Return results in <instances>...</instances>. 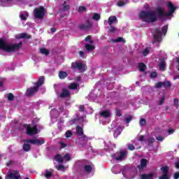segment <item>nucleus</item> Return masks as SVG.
Returning <instances> with one entry per match:
<instances>
[{
	"label": "nucleus",
	"instance_id": "1",
	"mask_svg": "<svg viewBox=\"0 0 179 179\" xmlns=\"http://www.w3.org/2000/svg\"><path fill=\"white\" fill-rule=\"evenodd\" d=\"M22 43L20 42L19 43H8L3 40V38H0V50L4 51L5 52H15L22 48Z\"/></svg>",
	"mask_w": 179,
	"mask_h": 179
},
{
	"label": "nucleus",
	"instance_id": "2",
	"mask_svg": "<svg viewBox=\"0 0 179 179\" xmlns=\"http://www.w3.org/2000/svg\"><path fill=\"white\" fill-rule=\"evenodd\" d=\"M140 19L145 21L147 23H154L157 20V15L156 11H146L143 10L139 14Z\"/></svg>",
	"mask_w": 179,
	"mask_h": 179
},
{
	"label": "nucleus",
	"instance_id": "3",
	"mask_svg": "<svg viewBox=\"0 0 179 179\" xmlns=\"http://www.w3.org/2000/svg\"><path fill=\"white\" fill-rule=\"evenodd\" d=\"M167 6L168 8H169V11L168 13H165L162 7H158L157 8V12L159 17H169L170 16H173L174 12H176V7H174V5L171 1L168 2Z\"/></svg>",
	"mask_w": 179,
	"mask_h": 179
},
{
	"label": "nucleus",
	"instance_id": "4",
	"mask_svg": "<svg viewBox=\"0 0 179 179\" xmlns=\"http://www.w3.org/2000/svg\"><path fill=\"white\" fill-rule=\"evenodd\" d=\"M34 15L35 19L43 20V19H44V16L45 15V8L44 6L35 8L34 10Z\"/></svg>",
	"mask_w": 179,
	"mask_h": 179
},
{
	"label": "nucleus",
	"instance_id": "5",
	"mask_svg": "<svg viewBox=\"0 0 179 179\" xmlns=\"http://www.w3.org/2000/svg\"><path fill=\"white\" fill-rule=\"evenodd\" d=\"M24 127L27 129V134L29 136H33L34 135H37V134H38L37 125H34L33 127H31L30 124H25Z\"/></svg>",
	"mask_w": 179,
	"mask_h": 179
},
{
	"label": "nucleus",
	"instance_id": "6",
	"mask_svg": "<svg viewBox=\"0 0 179 179\" xmlns=\"http://www.w3.org/2000/svg\"><path fill=\"white\" fill-rule=\"evenodd\" d=\"M25 143H32L33 145H38V146H41V145H44L45 143V141L44 139H29V140H24Z\"/></svg>",
	"mask_w": 179,
	"mask_h": 179
},
{
	"label": "nucleus",
	"instance_id": "7",
	"mask_svg": "<svg viewBox=\"0 0 179 179\" xmlns=\"http://www.w3.org/2000/svg\"><path fill=\"white\" fill-rule=\"evenodd\" d=\"M169 166H163L161 168L163 174L159 177V179H170V176H169Z\"/></svg>",
	"mask_w": 179,
	"mask_h": 179
},
{
	"label": "nucleus",
	"instance_id": "8",
	"mask_svg": "<svg viewBox=\"0 0 179 179\" xmlns=\"http://www.w3.org/2000/svg\"><path fill=\"white\" fill-rule=\"evenodd\" d=\"M37 92H38V87L35 85V87L27 89L26 96H27V97H31V96H34V93H37Z\"/></svg>",
	"mask_w": 179,
	"mask_h": 179
},
{
	"label": "nucleus",
	"instance_id": "9",
	"mask_svg": "<svg viewBox=\"0 0 179 179\" xmlns=\"http://www.w3.org/2000/svg\"><path fill=\"white\" fill-rule=\"evenodd\" d=\"M155 87H157V89H160V87L167 89L168 87H171V83H170V81L158 82Z\"/></svg>",
	"mask_w": 179,
	"mask_h": 179
},
{
	"label": "nucleus",
	"instance_id": "10",
	"mask_svg": "<svg viewBox=\"0 0 179 179\" xmlns=\"http://www.w3.org/2000/svg\"><path fill=\"white\" fill-rule=\"evenodd\" d=\"M155 34H154V38L156 41L158 43H160L162 41V31L159 28H156L155 29Z\"/></svg>",
	"mask_w": 179,
	"mask_h": 179
},
{
	"label": "nucleus",
	"instance_id": "11",
	"mask_svg": "<svg viewBox=\"0 0 179 179\" xmlns=\"http://www.w3.org/2000/svg\"><path fill=\"white\" fill-rule=\"evenodd\" d=\"M20 174H19V172H9L6 176V179H20Z\"/></svg>",
	"mask_w": 179,
	"mask_h": 179
},
{
	"label": "nucleus",
	"instance_id": "12",
	"mask_svg": "<svg viewBox=\"0 0 179 179\" xmlns=\"http://www.w3.org/2000/svg\"><path fill=\"white\" fill-rule=\"evenodd\" d=\"M92 24L90 23L89 20H87V24H80L78 25V29L80 30H89V29H92Z\"/></svg>",
	"mask_w": 179,
	"mask_h": 179
},
{
	"label": "nucleus",
	"instance_id": "13",
	"mask_svg": "<svg viewBox=\"0 0 179 179\" xmlns=\"http://www.w3.org/2000/svg\"><path fill=\"white\" fill-rule=\"evenodd\" d=\"M148 166V159H142L140 162V165H138L137 168L139 171H143V169Z\"/></svg>",
	"mask_w": 179,
	"mask_h": 179
},
{
	"label": "nucleus",
	"instance_id": "14",
	"mask_svg": "<svg viewBox=\"0 0 179 179\" xmlns=\"http://www.w3.org/2000/svg\"><path fill=\"white\" fill-rule=\"evenodd\" d=\"M127 150H121L120 151V155L115 158L117 162H122L124 159H125V156H127Z\"/></svg>",
	"mask_w": 179,
	"mask_h": 179
},
{
	"label": "nucleus",
	"instance_id": "15",
	"mask_svg": "<svg viewBox=\"0 0 179 179\" xmlns=\"http://www.w3.org/2000/svg\"><path fill=\"white\" fill-rule=\"evenodd\" d=\"M99 115H101V117H103V118H110V117H111V112H110L108 109H106L103 111H101L99 113Z\"/></svg>",
	"mask_w": 179,
	"mask_h": 179
},
{
	"label": "nucleus",
	"instance_id": "16",
	"mask_svg": "<svg viewBox=\"0 0 179 179\" xmlns=\"http://www.w3.org/2000/svg\"><path fill=\"white\" fill-rule=\"evenodd\" d=\"M80 136L81 137L79 138L80 143H81V145H86L87 142H89V138L85 134Z\"/></svg>",
	"mask_w": 179,
	"mask_h": 179
},
{
	"label": "nucleus",
	"instance_id": "17",
	"mask_svg": "<svg viewBox=\"0 0 179 179\" xmlns=\"http://www.w3.org/2000/svg\"><path fill=\"white\" fill-rule=\"evenodd\" d=\"M69 96H71V92H69V90L66 89H64L62 93L60 94V97H62V99L69 97Z\"/></svg>",
	"mask_w": 179,
	"mask_h": 179
},
{
	"label": "nucleus",
	"instance_id": "18",
	"mask_svg": "<svg viewBox=\"0 0 179 179\" xmlns=\"http://www.w3.org/2000/svg\"><path fill=\"white\" fill-rule=\"evenodd\" d=\"M44 80H45L44 76L39 77L38 82L35 83V86L38 87V88L39 89L40 86L44 85Z\"/></svg>",
	"mask_w": 179,
	"mask_h": 179
},
{
	"label": "nucleus",
	"instance_id": "19",
	"mask_svg": "<svg viewBox=\"0 0 179 179\" xmlns=\"http://www.w3.org/2000/svg\"><path fill=\"white\" fill-rule=\"evenodd\" d=\"M160 71H166V61L164 58L160 59V63L159 64Z\"/></svg>",
	"mask_w": 179,
	"mask_h": 179
},
{
	"label": "nucleus",
	"instance_id": "20",
	"mask_svg": "<svg viewBox=\"0 0 179 179\" xmlns=\"http://www.w3.org/2000/svg\"><path fill=\"white\" fill-rule=\"evenodd\" d=\"M52 171H54V170H52V169H50V170L46 169L45 171V178H47V179L51 178V177H52Z\"/></svg>",
	"mask_w": 179,
	"mask_h": 179
},
{
	"label": "nucleus",
	"instance_id": "21",
	"mask_svg": "<svg viewBox=\"0 0 179 179\" xmlns=\"http://www.w3.org/2000/svg\"><path fill=\"white\" fill-rule=\"evenodd\" d=\"M75 68L79 71H81L82 72H85L86 71V67H85V65H83L82 63H77Z\"/></svg>",
	"mask_w": 179,
	"mask_h": 179
},
{
	"label": "nucleus",
	"instance_id": "22",
	"mask_svg": "<svg viewBox=\"0 0 179 179\" xmlns=\"http://www.w3.org/2000/svg\"><path fill=\"white\" fill-rule=\"evenodd\" d=\"M59 79H65L66 78H68V73L66 71H59Z\"/></svg>",
	"mask_w": 179,
	"mask_h": 179
},
{
	"label": "nucleus",
	"instance_id": "23",
	"mask_svg": "<svg viewBox=\"0 0 179 179\" xmlns=\"http://www.w3.org/2000/svg\"><path fill=\"white\" fill-rule=\"evenodd\" d=\"M76 131L78 136H83V135H84L83 128H82L80 126H77Z\"/></svg>",
	"mask_w": 179,
	"mask_h": 179
},
{
	"label": "nucleus",
	"instance_id": "24",
	"mask_svg": "<svg viewBox=\"0 0 179 179\" xmlns=\"http://www.w3.org/2000/svg\"><path fill=\"white\" fill-rule=\"evenodd\" d=\"M146 65L144 63H138V69L140 72H145L146 71Z\"/></svg>",
	"mask_w": 179,
	"mask_h": 179
},
{
	"label": "nucleus",
	"instance_id": "25",
	"mask_svg": "<svg viewBox=\"0 0 179 179\" xmlns=\"http://www.w3.org/2000/svg\"><path fill=\"white\" fill-rule=\"evenodd\" d=\"M115 21H117V17L112 15V16L109 17L108 23L109 26H111V24H113L114 23V22H115Z\"/></svg>",
	"mask_w": 179,
	"mask_h": 179
},
{
	"label": "nucleus",
	"instance_id": "26",
	"mask_svg": "<svg viewBox=\"0 0 179 179\" xmlns=\"http://www.w3.org/2000/svg\"><path fill=\"white\" fill-rule=\"evenodd\" d=\"M22 149L24 152H30V149H31V146L29 144L24 143L22 145Z\"/></svg>",
	"mask_w": 179,
	"mask_h": 179
},
{
	"label": "nucleus",
	"instance_id": "27",
	"mask_svg": "<svg viewBox=\"0 0 179 179\" xmlns=\"http://www.w3.org/2000/svg\"><path fill=\"white\" fill-rule=\"evenodd\" d=\"M55 159L56 162H58V163H64V157H62L59 154H57L55 157Z\"/></svg>",
	"mask_w": 179,
	"mask_h": 179
},
{
	"label": "nucleus",
	"instance_id": "28",
	"mask_svg": "<svg viewBox=\"0 0 179 179\" xmlns=\"http://www.w3.org/2000/svg\"><path fill=\"white\" fill-rule=\"evenodd\" d=\"M20 38H24V39L29 40L31 38V35H28L26 33H22L20 34Z\"/></svg>",
	"mask_w": 179,
	"mask_h": 179
},
{
	"label": "nucleus",
	"instance_id": "29",
	"mask_svg": "<svg viewBox=\"0 0 179 179\" xmlns=\"http://www.w3.org/2000/svg\"><path fill=\"white\" fill-rule=\"evenodd\" d=\"M40 52L43 55H50V50H48V49H45L44 48H42L40 49Z\"/></svg>",
	"mask_w": 179,
	"mask_h": 179
},
{
	"label": "nucleus",
	"instance_id": "30",
	"mask_svg": "<svg viewBox=\"0 0 179 179\" xmlns=\"http://www.w3.org/2000/svg\"><path fill=\"white\" fill-rule=\"evenodd\" d=\"M152 178H153V173L143 174L141 176V179H152Z\"/></svg>",
	"mask_w": 179,
	"mask_h": 179
},
{
	"label": "nucleus",
	"instance_id": "31",
	"mask_svg": "<svg viewBox=\"0 0 179 179\" xmlns=\"http://www.w3.org/2000/svg\"><path fill=\"white\" fill-rule=\"evenodd\" d=\"M92 170H93V168L92 167V165H85L84 166V171L86 173H92Z\"/></svg>",
	"mask_w": 179,
	"mask_h": 179
},
{
	"label": "nucleus",
	"instance_id": "32",
	"mask_svg": "<svg viewBox=\"0 0 179 179\" xmlns=\"http://www.w3.org/2000/svg\"><path fill=\"white\" fill-rule=\"evenodd\" d=\"M94 46L93 45H90V44H86L85 45V49L87 50V51H93L94 50Z\"/></svg>",
	"mask_w": 179,
	"mask_h": 179
},
{
	"label": "nucleus",
	"instance_id": "33",
	"mask_svg": "<svg viewBox=\"0 0 179 179\" xmlns=\"http://www.w3.org/2000/svg\"><path fill=\"white\" fill-rule=\"evenodd\" d=\"M78 86H79V85H78V83H71L69 86V89H71V90H76V89H78Z\"/></svg>",
	"mask_w": 179,
	"mask_h": 179
},
{
	"label": "nucleus",
	"instance_id": "34",
	"mask_svg": "<svg viewBox=\"0 0 179 179\" xmlns=\"http://www.w3.org/2000/svg\"><path fill=\"white\" fill-rule=\"evenodd\" d=\"M127 3H128V2H124V1L120 0L117 3V6H118L119 8H122V6H125V5H127Z\"/></svg>",
	"mask_w": 179,
	"mask_h": 179
},
{
	"label": "nucleus",
	"instance_id": "35",
	"mask_svg": "<svg viewBox=\"0 0 179 179\" xmlns=\"http://www.w3.org/2000/svg\"><path fill=\"white\" fill-rule=\"evenodd\" d=\"M168 29H169V25H164V27H162V31L164 36H166V34H167Z\"/></svg>",
	"mask_w": 179,
	"mask_h": 179
},
{
	"label": "nucleus",
	"instance_id": "36",
	"mask_svg": "<svg viewBox=\"0 0 179 179\" xmlns=\"http://www.w3.org/2000/svg\"><path fill=\"white\" fill-rule=\"evenodd\" d=\"M139 124L141 127H145L146 125V120L144 118L140 119Z\"/></svg>",
	"mask_w": 179,
	"mask_h": 179
},
{
	"label": "nucleus",
	"instance_id": "37",
	"mask_svg": "<svg viewBox=\"0 0 179 179\" xmlns=\"http://www.w3.org/2000/svg\"><path fill=\"white\" fill-rule=\"evenodd\" d=\"M14 99H15V95H13V94L12 93H9L8 94V100L9 101H13Z\"/></svg>",
	"mask_w": 179,
	"mask_h": 179
},
{
	"label": "nucleus",
	"instance_id": "38",
	"mask_svg": "<svg viewBox=\"0 0 179 179\" xmlns=\"http://www.w3.org/2000/svg\"><path fill=\"white\" fill-rule=\"evenodd\" d=\"M92 19L94 20H100V14L99 13H94L92 16Z\"/></svg>",
	"mask_w": 179,
	"mask_h": 179
},
{
	"label": "nucleus",
	"instance_id": "39",
	"mask_svg": "<svg viewBox=\"0 0 179 179\" xmlns=\"http://www.w3.org/2000/svg\"><path fill=\"white\" fill-rule=\"evenodd\" d=\"M63 6V10H69L71 6L69 5H66V1L64 2Z\"/></svg>",
	"mask_w": 179,
	"mask_h": 179
},
{
	"label": "nucleus",
	"instance_id": "40",
	"mask_svg": "<svg viewBox=\"0 0 179 179\" xmlns=\"http://www.w3.org/2000/svg\"><path fill=\"white\" fill-rule=\"evenodd\" d=\"M63 160H66V162H69V160H71V155H69V153H66L63 157Z\"/></svg>",
	"mask_w": 179,
	"mask_h": 179
},
{
	"label": "nucleus",
	"instance_id": "41",
	"mask_svg": "<svg viewBox=\"0 0 179 179\" xmlns=\"http://www.w3.org/2000/svg\"><path fill=\"white\" fill-rule=\"evenodd\" d=\"M85 41H89L90 44H93V41H92V36L89 35L87 36L85 39Z\"/></svg>",
	"mask_w": 179,
	"mask_h": 179
},
{
	"label": "nucleus",
	"instance_id": "42",
	"mask_svg": "<svg viewBox=\"0 0 179 179\" xmlns=\"http://www.w3.org/2000/svg\"><path fill=\"white\" fill-rule=\"evenodd\" d=\"M148 146H152V143H155V138H150L148 140Z\"/></svg>",
	"mask_w": 179,
	"mask_h": 179
},
{
	"label": "nucleus",
	"instance_id": "43",
	"mask_svg": "<svg viewBox=\"0 0 179 179\" xmlns=\"http://www.w3.org/2000/svg\"><path fill=\"white\" fill-rule=\"evenodd\" d=\"M108 31L110 33H115V31H117V28L115 27L110 26V27L109 28Z\"/></svg>",
	"mask_w": 179,
	"mask_h": 179
},
{
	"label": "nucleus",
	"instance_id": "44",
	"mask_svg": "<svg viewBox=\"0 0 179 179\" xmlns=\"http://www.w3.org/2000/svg\"><path fill=\"white\" fill-rule=\"evenodd\" d=\"M173 106H175V107H176V108H178V107H179V105H178V99L175 98V99H173Z\"/></svg>",
	"mask_w": 179,
	"mask_h": 179
},
{
	"label": "nucleus",
	"instance_id": "45",
	"mask_svg": "<svg viewBox=\"0 0 179 179\" xmlns=\"http://www.w3.org/2000/svg\"><path fill=\"white\" fill-rule=\"evenodd\" d=\"M132 116L129 115V117L125 118L126 124H129L132 121Z\"/></svg>",
	"mask_w": 179,
	"mask_h": 179
},
{
	"label": "nucleus",
	"instance_id": "46",
	"mask_svg": "<svg viewBox=\"0 0 179 179\" xmlns=\"http://www.w3.org/2000/svg\"><path fill=\"white\" fill-rule=\"evenodd\" d=\"M85 11H86V7L81 6L78 8V12H79L80 13Z\"/></svg>",
	"mask_w": 179,
	"mask_h": 179
},
{
	"label": "nucleus",
	"instance_id": "47",
	"mask_svg": "<svg viewBox=\"0 0 179 179\" xmlns=\"http://www.w3.org/2000/svg\"><path fill=\"white\" fill-rule=\"evenodd\" d=\"M150 78H151V79H155V78H157V73H156L155 71L152 72L150 73Z\"/></svg>",
	"mask_w": 179,
	"mask_h": 179
},
{
	"label": "nucleus",
	"instance_id": "48",
	"mask_svg": "<svg viewBox=\"0 0 179 179\" xmlns=\"http://www.w3.org/2000/svg\"><path fill=\"white\" fill-rule=\"evenodd\" d=\"M73 133L71 131H67L66 132V138H71V136H72Z\"/></svg>",
	"mask_w": 179,
	"mask_h": 179
},
{
	"label": "nucleus",
	"instance_id": "49",
	"mask_svg": "<svg viewBox=\"0 0 179 179\" xmlns=\"http://www.w3.org/2000/svg\"><path fill=\"white\" fill-rule=\"evenodd\" d=\"M59 145H60V149H64L67 146V145L62 141L59 142Z\"/></svg>",
	"mask_w": 179,
	"mask_h": 179
},
{
	"label": "nucleus",
	"instance_id": "50",
	"mask_svg": "<svg viewBox=\"0 0 179 179\" xmlns=\"http://www.w3.org/2000/svg\"><path fill=\"white\" fill-rule=\"evenodd\" d=\"M129 150H135V145L133 144H128Z\"/></svg>",
	"mask_w": 179,
	"mask_h": 179
},
{
	"label": "nucleus",
	"instance_id": "51",
	"mask_svg": "<svg viewBox=\"0 0 179 179\" xmlns=\"http://www.w3.org/2000/svg\"><path fill=\"white\" fill-rule=\"evenodd\" d=\"M157 141H159V142H163L164 141V138L162 136H158L156 137Z\"/></svg>",
	"mask_w": 179,
	"mask_h": 179
},
{
	"label": "nucleus",
	"instance_id": "52",
	"mask_svg": "<svg viewBox=\"0 0 179 179\" xmlns=\"http://www.w3.org/2000/svg\"><path fill=\"white\" fill-rule=\"evenodd\" d=\"M148 54H149V49L145 48V49L143 51V55H144V57H146V55H148Z\"/></svg>",
	"mask_w": 179,
	"mask_h": 179
},
{
	"label": "nucleus",
	"instance_id": "53",
	"mask_svg": "<svg viewBox=\"0 0 179 179\" xmlns=\"http://www.w3.org/2000/svg\"><path fill=\"white\" fill-rule=\"evenodd\" d=\"M20 17L21 19V20H27V17H26V16H24V14L21 13L20 15Z\"/></svg>",
	"mask_w": 179,
	"mask_h": 179
},
{
	"label": "nucleus",
	"instance_id": "54",
	"mask_svg": "<svg viewBox=\"0 0 179 179\" xmlns=\"http://www.w3.org/2000/svg\"><path fill=\"white\" fill-rule=\"evenodd\" d=\"M79 111H80V113H83V111H85V105H80L79 106Z\"/></svg>",
	"mask_w": 179,
	"mask_h": 179
},
{
	"label": "nucleus",
	"instance_id": "55",
	"mask_svg": "<svg viewBox=\"0 0 179 179\" xmlns=\"http://www.w3.org/2000/svg\"><path fill=\"white\" fill-rule=\"evenodd\" d=\"M163 103H164V96H162L160 99L158 104H159V106H162L163 104Z\"/></svg>",
	"mask_w": 179,
	"mask_h": 179
},
{
	"label": "nucleus",
	"instance_id": "56",
	"mask_svg": "<svg viewBox=\"0 0 179 179\" xmlns=\"http://www.w3.org/2000/svg\"><path fill=\"white\" fill-rule=\"evenodd\" d=\"M173 178H174V179H179V172H176V173L173 174Z\"/></svg>",
	"mask_w": 179,
	"mask_h": 179
},
{
	"label": "nucleus",
	"instance_id": "57",
	"mask_svg": "<svg viewBox=\"0 0 179 179\" xmlns=\"http://www.w3.org/2000/svg\"><path fill=\"white\" fill-rule=\"evenodd\" d=\"M121 41H124V38L118 37V38L116 39V43H120Z\"/></svg>",
	"mask_w": 179,
	"mask_h": 179
},
{
	"label": "nucleus",
	"instance_id": "58",
	"mask_svg": "<svg viewBox=\"0 0 179 179\" xmlns=\"http://www.w3.org/2000/svg\"><path fill=\"white\" fill-rule=\"evenodd\" d=\"M138 141L140 142H143V141H145V136H140L138 138Z\"/></svg>",
	"mask_w": 179,
	"mask_h": 179
},
{
	"label": "nucleus",
	"instance_id": "59",
	"mask_svg": "<svg viewBox=\"0 0 179 179\" xmlns=\"http://www.w3.org/2000/svg\"><path fill=\"white\" fill-rule=\"evenodd\" d=\"M57 170H64V169H65V166H64V165H59L57 167Z\"/></svg>",
	"mask_w": 179,
	"mask_h": 179
},
{
	"label": "nucleus",
	"instance_id": "60",
	"mask_svg": "<svg viewBox=\"0 0 179 179\" xmlns=\"http://www.w3.org/2000/svg\"><path fill=\"white\" fill-rule=\"evenodd\" d=\"M11 164H13V161L10 160L7 162L6 166L9 167V166H11Z\"/></svg>",
	"mask_w": 179,
	"mask_h": 179
},
{
	"label": "nucleus",
	"instance_id": "61",
	"mask_svg": "<svg viewBox=\"0 0 179 179\" xmlns=\"http://www.w3.org/2000/svg\"><path fill=\"white\" fill-rule=\"evenodd\" d=\"M116 115H117V117H121V115H122V114H121V110H117L116 111Z\"/></svg>",
	"mask_w": 179,
	"mask_h": 179
},
{
	"label": "nucleus",
	"instance_id": "62",
	"mask_svg": "<svg viewBox=\"0 0 179 179\" xmlns=\"http://www.w3.org/2000/svg\"><path fill=\"white\" fill-rule=\"evenodd\" d=\"M174 166L176 167V169H179V162H176L174 163Z\"/></svg>",
	"mask_w": 179,
	"mask_h": 179
},
{
	"label": "nucleus",
	"instance_id": "63",
	"mask_svg": "<svg viewBox=\"0 0 179 179\" xmlns=\"http://www.w3.org/2000/svg\"><path fill=\"white\" fill-rule=\"evenodd\" d=\"M168 133L169 134V135H171V134H174V129H169L168 130Z\"/></svg>",
	"mask_w": 179,
	"mask_h": 179
},
{
	"label": "nucleus",
	"instance_id": "64",
	"mask_svg": "<svg viewBox=\"0 0 179 179\" xmlns=\"http://www.w3.org/2000/svg\"><path fill=\"white\" fill-rule=\"evenodd\" d=\"M78 120H79L78 118H74V119H72V120H71V122H72L73 124H75V122H78Z\"/></svg>",
	"mask_w": 179,
	"mask_h": 179
}]
</instances>
